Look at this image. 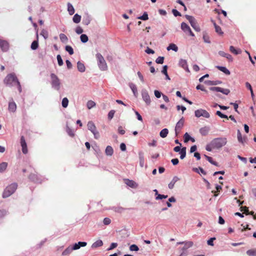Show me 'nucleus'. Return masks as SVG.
Here are the masks:
<instances>
[{"label": "nucleus", "instance_id": "1", "mask_svg": "<svg viewBox=\"0 0 256 256\" xmlns=\"http://www.w3.org/2000/svg\"><path fill=\"white\" fill-rule=\"evenodd\" d=\"M227 142V138L225 137L214 138L209 144H206V150L208 152H211L214 149L220 150L225 146Z\"/></svg>", "mask_w": 256, "mask_h": 256}, {"label": "nucleus", "instance_id": "2", "mask_svg": "<svg viewBox=\"0 0 256 256\" xmlns=\"http://www.w3.org/2000/svg\"><path fill=\"white\" fill-rule=\"evenodd\" d=\"M4 84L10 87L17 85L20 92H22V88L20 82L15 74H8L4 80Z\"/></svg>", "mask_w": 256, "mask_h": 256}, {"label": "nucleus", "instance_id": "3", "mask_svg": "<svg viewBox=\"0 0 256 256\" xmlns=\"http://www.w3.org/2000/svg\"><path fill=\"white\" fill-rule=\"evenodd\" d=\"M18 188V184L16 183H12L7 186L4 190L2 193V198H6L10 196Z\"/></svg>", "mask_w": 256, "mask_h": 256}, {"label": "nucleus", "instance_id": "4", "mask_svg": "<svg viewBox=\"0 0 256 256\" xmlns=\"http://www.w3.org/2000/svg\"><path fill=\"white\" fill-rule=\"evenodd\" d=\"M50 84L52 88L56 90H59L61 86V82L58 77L54 74L50 75Z\"/></svg>", "mask_w": 256, "mask_h": 256}, {"label": "nucleus", "instance_id": "5", "mask_svg": "<svg viewBox=\"0 0 256 256\" xmlns=\"http://www.w3.org/2000/svg\"><path fill=\"white\" fill-rule=\"evenodd\" d=\"M87 126L88 130L94 134V138L96 139L99 138L100 134L98 131L94 124L92 121H89L88 122Z\"/></svg>", "mask_w": 256, "mask_h": 256}, {"label": "nucleus", "instance_id": "6", "mask_svg": "<svg viewBox=\"0 0 256 256\" xmlns=\"http://www.w3.org/2000/svg\"><path fill=\"white\" fill-rule=\"evenodd\" d=\"M141 95L142 100L147 106L150 104L152 100L148 91L146 89H142L141 91Z\"/></svg>", "mask_w": 256, "mask_h": 256}, {"label": "nucleus", "instance_id": "7", "mask_svg": "<svg viewBox=\"0 0 256 256\" xmlns=\"http://www.w3.org/2000/svg\"><path fill=\"white\" fill-rule=\"evenodd\" d=\"M186 17L190 22L191 26L197 32H200V26L198 24L196 20L193 16L188 15H186Z\"/></svg>", "mask_w": 256, "mask_h": 256}, {"label": "nucleus", "instance_id": "8", "mask_svg": "<svg viewBox=\"0 0 256 256\" xmlns=\"http://www.w3.org/2000/svg\"><path fill=\"white\" fill-rule=\"evenodd\" d=\"M194 115L196 118H200L202 116L204 118H208L210 117V114L206 110L204 109H198L194 112Z\"/></svg>", "mask_w": 256, "mask_h": 256}, {"label": "nucleus", "instance_id": "9", "mask_svg": "<svg viewBox=\"0 0 256 256\" xmlns=\"http://www.w3.org/2000/svg\"><path fill=\"white\" fill-rule=\"evenodd\" d=\"M184 118L182 117L176 123V126L175 128V132H176V136H177L178 134L180 133V130L183 127L184 124Z\"/></svg>", "mask_w": 256, "mask_h": 256}, {"label": "nucleus", "instance_id": "10", "mask_svg": "<svg viewBox=\"0 0 256 256\" xmlns=\"http://www.w3.org/2000/svg\"><path fill=\"white\" fill-rule=\"evenodd\" d=\"M210 90L213 92H220L226 95H228L230 92V90L220 87H210Z\"/></svg>", "mask_w": 256, "mask_h": 256}, {"label": "nucleus", "instance_id": "11", "mask_svg": "<svg viewBox=\"0 0 256 256\" xmlns=\"http://www.w3.org/2000/svg\"><path fill=\"white\" fill-rule=\"evenodd\" d=\"M124 183L131 188H136L138 187V184L132 180L124 179Z\"/></svg>", "mask_w": 256, "mask_h": 256}, {"label": "nucleus", "instance_id": "12", "mask_svg": "<svg viewBox=\"0 0 256 256\" xmlns=\"http://www.w3.org/2000/svg\"><path fill=\"white\" fill-rule=\"evenodd\" d=\"M0 48L2 51L6 52L9 48V44L6 41L0 39Z\"/></svg>", "mask_w": 256, "mask_h": 256}, {"label": "nucleus", "instance_id": "13", "mask_svg": "<svg viewBox=\"0 0 256 256\" xmlns=\"http://www.w3.org/2000/svg\"><path fill=\"white\" fill-rule=\"evenodd\" d=\"M20 144L22 147V152L24 154H26L28 153L27 144L23 136L20 138Z\"/></svg>", "mask_w": 256, "mask_h": 256}, {"label": "nucleus", "instance_id": "14", "mask_svg": "<svg viewBox=\"0 0 256 256\" xmlns=\"http://www.w3.org/2000/svg\"><path fill=\"white\" fill-rule=\"evenodd\" d=\"M180 180V178L178 176H174L170 182L168 184V188L170 190H172L174 188L175 184L179 181Z\"/></svg>", "mask_w": 256, "mask_h": 256}, {"label": "nucleus", "instance_id": "15", "mask_svg": "<svg viewBox=\"0 0 256 256\" xmlns=\"http://www.w3.org/2000/svg\"><path fill=\"white\" fill-rule=\"evenodd\" d=\"M87 245V243L84 242H79L78 243H76L73 246V249L74 250H77L80 248V247H84Z\"/></svg>", "mask_w": 256, "mask_h": 256}, {"label": "nucleus", "instance_id": "16", "mask_svg": "<svg viewBox=\"0 0 256 256\" xmlns=\"http://www.w3.org/2000/svg\"><path fill=\"white\" fill-rule=\"evenodd\" d=\"M74 250L73 249L72 246H70L63 251V252L62 254V256H67L69 255L70 254H71L72 250Z\"/></svg>", "mask_w": 256, "mask_h": 256}, {"label": "nucleus", "instance_id": "17", "mask_svg": "<svg viewBox=\"0 0 256 256\" xmlns=\"http://www.w3.org/2000/svg\"><path fill=\"white\" fill-rule=\"evenodd\" d=\"M8 110L10 112H14L16 109V105L14 102H10L8 104Z\"/></svg>", "mask_w": 256, "mask_h": 256}, {"label": "nucleus", "instance_id": "18", "mask_svg": "<svg viewBox=\"0 0 256 256\" xmlns=\"http://www.w3.org/2000/svg\"><path fill=\"white\" fill-rule=\"evenodd\" d=\"M209 131L210 128L208 126H204L200 129V132L203 136L207 135Z\"/></svg>", "mask_w": 256, "mask_h": 256}, {"label": "nucleus", "instance_id": "19", "mask_svg": "<svg viewBox=\"0 0 256 256\" xmlns=\"http://www.w3.org/2000/svg\"><path fill=\"white\" fill-rule=\"evenodd\" d=\"M129 86H130V89L132 90L134 95L136 97L138 95V92L137 88H136V84H134L133 83H130L129 84Z\"/></svg>", "mask_w": 256, "mask_h": 256}, {"label": "nucleus", "instance_id": "20", "mask_svg": "<svg viewBox=\"0 0 256 256\" xmlns=\"http://www.w3.org/2000/svg\"><path fill=\"white\" fill-rule=\"evenodd\" d=\"M103 245V242L102 240H98L94 242L91 247L92 248H96L98 247L102 246Z\"/></svg>", "mask_w": 256, "mask_h": 256}, {"label": "nucleus", "instance_id": "21", "mask_svg": "<svg viewBox=\"0 0 256 256\" xmlns=\"http://www.w3.org/2000/svg\"><path fill=\"white\" fill-rule=\"evenodd\" d=\"M237 136L238 141L242 144H244L246 139V137H242V134L240 130H238Z\"/></svg>", "mask_w": 256, "mask_h": 256}, {"label": "nucleus", "instance_id": "22", "mask_svg": "<svg viewBox=\"0 0 256 256\" xmlns=\"http://www.w3.org/2000/svg\"><path fill=\"white\" fill-rule=\"evenodd\" d=\"M216 68L220 71L223 72L224 74H225L226 75H230V72L228 70L226 67L224 66H218Z\"/></svg>", "mask_w": 256, "mask_h": 256}, {"label": "nucleus", "instance_id": "23", "mask_svg": "<svg viewBox=\"0 0 256 256\" xmlns=\"http://www.w3.org/2000/svg\"><path fill=\"white\" fill-rule=\"evenodd\" d=\"M105 152L106 155L108 156H112L114 153L112 148L110 146H107L105 150Z\"/></svg>", "mask_w": 256, "mask_h": 256}, {"label": "nucleus", "instance_id": "24", "mask_svg": "<svg viewBox=\"0 0 256 256\" xmlns=\"http://www.w3.org/2000/svg\"><path fill=\"white\" fill-rule=\"evenodd\" d=\"M213 23H214V28H215V30L216 32L220 35H222L224 32H223L222 31V29H221V28L218 26L215 22H213Z\"/></svg>", "mask_w": 256, "mask_h": 256}, {"label": "nucleus", "instance_id": "25", "mask_svg": "<svg viewBox=\"0 0 256 256\" xmlns=\"http://www.w3.org/2000/svg\"><path fill=\"white\" fill-rule=\"evenodd\" d=\"M181 28L184 30L185 32H188L190 30V26L185 22H183L181 24Z\"/></svg>", "mask_w": 256, "mask_h": 256}, {"label": "nucleus", "instance_id": "26", "mask_svg": "<svg viewBox=\"0 0 256 256\" xmlns=\"http://www.w3.org/2000/svg\"><path fill=\"white\" fill-rule=\"evenodd\" d=\"M168 133V129L164 128L160 132V135L162 138H164L167 136Z\"/></svg>", "mask_w": 256, "mask_h": 256}, {"label": "nucleus", "instance_id": "27", "mask_svg": "<svg viewBox=\"0 0 256 256\" xmlns=\"http://www.w3.org/2000/svg\"><path fill=\"white\" fill-rule=\"evenodd\" d=\"M96 58L100 64H103L104 63L105 60L101 54H96Z\"/></svg>", "mask_w": 256, "mask_h": 256}, {"label": "nucleus", "instance_id": "28", "mask_svg": "<svg viewBox=\"0 0 256 256\" xmlns=\"http://www.w3.org/2000/svg\"><path fill=\"white\" fill-rule=\"evenodd\" d=\"M230 50L231 52L235 54H240L242 51L240 49H236L233 46H230Z\"/></svg>", "mask_w": 256, "mask_h": 256}, {"label": "nucleus", "instance_id": "29", "mask_svg": "<svg viewBox=\"0 0 256 256\" xmlns=\"http://www.w3.org/2000/svg\"><path fill=\"white\" fill-rule=\"evenodd\" d=\"M96 105V104L92 100H88L86 103V106L88 109L90 110L92 108L94 107Z\"/></svg>", "mask_w": 256, "mask_h": 256}, {"label": "nucleus", "instance_id": "30", "mask_svg": "<svg viewBox=\"0 0 256 256\" xmlns=\"http://www.w3.org/2000/svg\"><path fill=\"white\" fill-rule=\"evenodd\" d=\"M173 50L176 52L178 50V48L175 44H170L167 48V50Z\"/></svg>", "mask_w": 256, "mask_h": 256}, {"label": "nucleus", "instance_id": "31", "mask_svg": "<svg viewBox=\"0 0 256 256\" xmlns=\"http://www.w3.org/2000/svg\"><path fill=\"white\" fill-rule=\"evenodd\" d=\"M68 10L70 15H72L74 13V9L70 3L68 4Z\"/></svg>", "mask_w": 256, "mask_h": 256}, {"label": "nucleus", "instance_id": "32", "mask_svg": "<svg viewBox=\"0 0 256 256\" xmlns=\"http://www.w3.org/2000/svg\"><path fill=\"white\" fill-rule=\"evenodd\" d=\"M60 38L62 42L66 43L68 41V38L64 34H60Z\"/></svg>", "mask_w": 256, "mask_h": 256}, {"label": "nucleus", "instance_id": "33", "mask_svg": "<svg viewBox=\"0 0 256 256\" xmlns=\"http://www.w3.org/2000/svg\"><path fill=\"white\" fill-rule=\"evenodd\" d=\"M72 20L74 22L78 24L80 22L81 16L78 15V14H76L74 16Z\"/></svg>", "mask_w": 256, "mask_h": 256}, {"label": "nucleus", "instance_id": "34", "mask_svg": "<svg viewBox=\"0 0 256 256\" xmlns=\"http://www.w3.org/2000/svg\"><path fill=\"white\" fill-rule=\"evenodd\" d=\"M8 166V163L6 162H2L0 164V172H4Z\"/></svg>", "mask_w": 256, "mask_h": 256}, {"label": "nucleus", "instance_id": "35", "mask_svg": "<svg viewBox=\"0 0 256 256\" xmlns=\"http://www.w3.org/2000/svg\"><path fill=\"white\" fill-rule=\"evenodd\" d=\"M180 153V158L181 159L184 158L186 156V147L182 148L181 149Z\"/></svg>", "mask_w": 256, "mask_h": 256}, {"label": "nucleus", "instance_id": "36", "mask_svg": "<svg viewBox=\"0 0 256 256\" xmlns=\"http://www.w3.org/2000/svg\"><path fill=\"white\" fill-rule=\"evenodd\" d=\"M205 82L209 85L216 86V85L220 84L222 83V82L220 81V80H214V81L208 80V81L206 82Z\"/></svg>", "mask_w": 256, "mask_h": 256}, {"label": "nucleus", "instance_id": "37", "mask_svg": "<svg viewBox=\"0 0 256 256\" xmlns=\"http://www.w3.org/2000/svg\"><path fill=\"white\" fill-rule=\"evenodd\" d=\"M68 100L66 98H64L62 102V104L63 108H66L68 107Z\"/></svg>", "mask_w": 256, "mask_h": 256}, {"label": "nucleus", "instance_id": "38", "mask_svg": "<svg viewBox=\"0 0 256 256\" xmlns=\"http://www.w3.org/2000/svg\"><path fill=\"white\" fill-rule=\"evenodd\" d=\"M192 170L198 174L202 173L204 175L206 174V172H204V170L201 168H193Z\"/></svg>", "mask_w": 256, "mask_h": 256}, {"label": "nucleus", "instance_id": "39", "mask_svg": "<svg viewBox=\"0 0 256 256\" xmlns=\"http://www.w3.org/2000/svg\"><path fill=\"white\" fill-rule=\"evenodd\" d=\"M38 46V40H34L31 44V48L33 50H36Z\"/></svg>", "mask_w": 256, "mask_h": 256}, {"label": "nucleus", "instance_id": "40", "mask_svg": "<svg viewBox=\"0 0 256 256\" xmlns=\"http://www.w3.org/2000/svg\"><path fill=\"white\" fill-rule=\"evenodd\" d=\"M40 34L41 36H42L44 38V39H46L48 38V32L46 30H44L43 29L40 33Z\"/></svg>", "mask_w": 256, "mask_h": 256}, {"label": "nucleus", "instance_id": "41", "mask_svg": "<svg viewBox=\"0 0 256 256\" xmlns=\"http://www.w3.org/2000/svg\"><path fill=\"white\" fill-rule=\"evenodd\" d=\"M80 40L82 42H86L88 41V36L85 34H82L80 36Z\"/></svg>", "mask_w": 256, "mask_h": 256}, {"label": "nucleus", "instance_id": "42", "mask_svg": "<svg viewBox=\"0 0 256 256\" xmlns=\"http://www.w3.org/2000/svg\"><path fill=\"white\" fill-rule=\"evenodd\" d=\"M204 156L206 157V160L210 162L212 164L214 165V166H218V163L216 162H214L213 160H212V158L210 157V156H206V155H204Z\"/></svg>", "mask_w": 256, "mask_h": 256}, {"label": "nucleus", "instance_id": "43", "mask_svg": "<svg viewBox=\"0 0 256 256\" xmlns=\"http://www.w3.org/2000/svg\"><path fill=\"white\" fill-rule=\"evenodd\" d=\"M65 49H66V50L70 54L72 55L74 54V50L71 46H66Z\"/></svg>", "mask_w": 256, "mask_h": 256}, {"label": "nucleus", "instance_id": "44", "mask_svg": "<svg viewBox=\"0 0 256 256\" xmlns=\"http://www.w3.org/2000/svg\"><path fill=\"white\" fill-rule=\"evenodd\" d=\"M138 18L144 20H148V16L147 12H144L143 15L138 17Z\"/></svg>", "mask_w": 256, "mask_h": 256}, {"label": "nucleus", "instance_id": "45", "mask_svg": "<svg viewBox=\"0 0 256 256\" xmlns=\"http://www.w3.org/2000/svg\"><path fill=\"white\" fill-rule=\"evenodd\" d=\"M184 142L186 143L188 142L189 140H190V139L191 138V136H190V134L188 132H186L184 134Z\"/></svg>", "mask_w": 256, "mask_h": 256}, {"label": "nucleus", "instance_id": "46", "mask_svg": "<svg viewBox=\"0 0 256 256\" xmlns=\"http://www.w3.org/2000/svg\"><path fill=\"white\" fill-rule=\"evenodd\" d=\"M203 40L205 42L210 43V38L208 34L206 33L203 34Z\"/></svg>", "mask_w": 256, "mask_h": 256}, {"label": "nucleus", "instance_id": "47", "mask_svg": "<svg viewBox=\"0 0 256 256\" xmlns=\"http://www.w3.org/2000/svg\"><path fill=\"white\" fill-rule=\"evenodd\" d=\"M246 254L250 256H256V250H247Z\"/></svg>", "mask_w": 256, "mask_h": 256}, {"label": "nucleus", "instance_id": "48", "mask_svg": "<svg viewBox=\"0 0 256 256\" xmlns=\"http://www.w3.org/2000/svg\"><path fill=\"white\" fill-rule=\"evenodd\" d=\"M114 113H115L114 110H111L109 112L108 115V117L110 120H112L113 118Z\"/></svg>", "mask_w": 256, "mask_h": 256}, {"label": "nucleus", "instance_id": "49", "mask_svg": "<svg viewBox=\"0 0 256 256\" xmlns=\"http://www.w3.org/2000/svg\"><path fill=\"white\" fill-rule=\"evenodd\" d=\"M164 57L159 56L156 58V62L158 64H162L164 62Z\"/></svg>", "mask_w": 256, "mask_h": 256}, {"label": "nucleus", "instance_id": "50", "mask_svg": "<svg viewBox=\"0 0 256 256\" xmlns=\"http://www.w3.org/2000/svg\"><path fill=\"white\" fill-rule=\"evenodd\" d=\"M184 246H186V248H190L192 247L194 244L193 242L191 241L184 242Z\"/></svg>", "mask_w": 256, "mask_h": 256}, {"label": "nucleus", "instance_id": "51", "mask_svg": "<svg viewBox=\"0 0 256 256\" xmlns=\"http://www.w3.org/2000/svg\"><path fill=\"white\" fill-rule=\"evenodd\" d=\"M77 67L78 70L81 72H84L86 70L84 65H77Z\"/></svg>", "mask_w": 256, "mask_h": 256}, {"label": "nucleus", "instance_id": "52", "mask_svg": "<svg viewBox=\"0 0 256 256\" xmlns=\"http://www.w3.org/2000/svg\"><path fill=\"white\" fill-rule=\"evenodd\" d=\"M66 130L69 136H74V132H73V130L72 129H70L68 126L66 127Z\"/></svg>", "mask_w": 256, "mask_h": 256}, {"label": "nucleus", "instance_id": "53", "mask_svg": "<svg viewBox=\"0 0 256 256\" xmlns=\"http://www.w3.org/2000/svg\"><path fill=\"white\" fill-rule=\"evenodd\" d=\"M130 250L131 251H138L139 248L138 246L136 244H132L130 247Z\"/></svg>", "mask_w": 256, "mask_h": 256}, {"label": "nucleus", "instance_id": "54", "mask_svg": "<svg viewBox=\"0 0 256 256\" xmlns=\"http://www.w3.org/2000/svg\"><path fill=\"white\" fill-rule=\"evenodd\" d=\"M168 195H164V194H158V196H156V200H162L164 198H168Z\"/></svg>", "mask_w": 256, "mask_h": 256}, {"label": "nucleus", "instance_id": "55", "mask_svg": "<svg viewBox=\"0 0 256 256\" xmlns=\"http://www.w3.org/2000/svg\"><path fill=\"white\" fill-rule=\"evenodd\" d=\"M216 114L220 117L221 118H228V117L227 116L222 114L220 111H217L216 112Z\"/></svg>", "mask_w": 256, "mask_h": 256}, {"label": "nucleus", "instance_id": "56", "mask_svg": "<svg viewBox=\"0 0 256 256\" xmlns=\"http://www.w3.org/2000/svg\"><path fill=\"white\" fill-rule=\"evenodd\" d=\"M111 220L108 218H106L103 220V223L104 225H108L110 224Z\"/></svg>", "mask_w": 256, "mask_h": 256}, {"label": "nucleus", "instance_id": "57", "mask_svg": "<svg viewBox=\"0 0 256 256\" xmlns=\"http://www.w3.org/2000/svg\"><path fill=\"white\" fill-rule=\"evenodd\" d=\"M154 94L156 98H160L162 95V92L158 90H155L154 91Z\"/></svg>", "mask_w": 256, "mask_h": 256}, {"label": "nucleus", "instance_id": "58", "mask_svg": "<svg viewBox=\"0 0 256 256\" xmlns=\"http://www.w3.org/2000/svg\"><path fill=\"white\" fill-rule=\"evenodd\" d=\"M144 158L142 156H140V165L141 167H143L144 166Z\"/></svg>", "mask_w": 256, "mask_h": 256}, {"label": "nucleus", "instance_id": "59", "mask_svg": "<svg viewBox=\"0 0 256 256\" xmlns=\"http://www.w3.org/2000/svg\"><path fill=\"white\" fill-rule=\"evenodd\" d=\"M216 240L215 238H212L210 240H208L207 242L209 246H214V240Z\"/></svg>", "mask_w": 256, "mask_h": 256}, {"label": "nucleus", "instance_id": "60", "mask_svg": "<svg viewBox=\"0 0 256 256\" xmlns=\"http://www.w3.org/2000/svg\"><path fill=\"white\" fill-rule=\"evenodd\" d=\"M118 246V244L116 242H112L109 248H108V250H110L114 248H116Z\"/></svg>", "mask_w": 256, "mask_h": 256}, {"label": "nucleus", "instance_id": "61", "mask_svg": "<svg viewBox=\"0 0 256 256\" xmlns=\"http://www.w3.org/2000/svg\"><path fill=\"white\" fill-rule=\"evenodd\" d=\"M76 32L78 34H81L83 32V29L80 26H77L76 28Z\"/></svg>", "mask_w": 256, "mask_h": 256}, {"label": "nucleus", "instance_id": "62", "mask_svg": "<svg viewBox=\"0 0 256 256\" xmlns=\"http://www.w3.org/2000/svg\"><path fill=\"white\" fill-rule=\"evenodd\" d=\"M172 12L173 14L175 16H181V14L180 13L178 12L176 10V9H173L172 10Z\"/></svg>", "mask_w": 256, "mask_h": 256}, {"label": "nucleus", "instance_id": "63", "mask_svg": "<svg viewBox=\"0 0 256 256\" xmlns=\"http://www.w3.org/2000/svg\"><path fill=\"white\" fill-rule=\"evenodd\" d=\"M240 209H241V211H244V212L246 214H249L248 210L247 207H246V206L242 207V206L240 208Z\"/></svg>", "mask_w": 256, "mask_h": 256}, {"label": "nucleus", "instance_id": "64", "mask_svg": "<svg viewBox=\"0 0 256 256\" xmlns=\"http://www.w3.org/2000/svg\"><path fill=\"white\" fill-rule=\"evenodd\" d=\"M167 70H168V66L166 65H164V66L163 67L162 70V74H164V75L166 74H168Z\"/></svg>", "mask_w": 256, "mask_h": 256}]
</instances>
